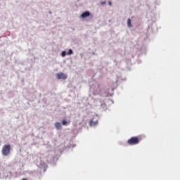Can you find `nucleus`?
Segmentation results:
<instances>
[{
	"label": "nucleus",
	"instance_id": "5",
	"mask_svg": "<svg viewBox=\"0 0 180 180\" xmlns=\"http://www.w3.org/2000/svg\"><path fill=\"white\" fill-rule=\"evenodd\" d=\"M90 15H91V13H89V11H86V12L82 13L81 18H82L84 19L85 18H88V16H89Z\"/></svg>",
	"mask_w": 180,
	"mask_h": 180
},
{
	"label": "nucleus",
	"instance_id": "8",
	"mask_svg": "<svg viewBox=\"0 0 180 180\" xmlns=\"http://www.w3.org/2000/svg\"><path fill=\"white\" fill-rule=\"evenodd\" d=\"M62 124H63V126H67V124H68V122H67V121H65V120H63V121H62Z\"/></svg>",
	"mask_w": 180,
	"mask_h": 180
},
{
	"label": "nucleus",
	"instance_id": "6",
	"mask_svg": "<svg viewBox=\"0 0 180 180\" xmlns=\"http://www.w3.org/2000/svg\"><path fill=\"white\" fill-rule=\"evenodd\" d=\"M55 127L57 130H60L62 127L61 124L60 122L55 123Z\"/></svg>",
	"mask_w": 180,
	"mask_h": 180
},
{
	"label": "nucleus",
	"instance_id": "1",
	"mask_svg": "<svg viewBox=\"0 0 180 180\" xmlns=\"http://www.w3.org/2000/svg\"><path fill=\"white\" fill-rule=\"evenodd\" d=\"M139 143H140V138L139 136H132L127 141V143L129 146H136Z\"/></svg>",
	"mask_w": 180,
	"mask_h": 180
},
{
	"label": "nucleus",
	"instance_id": "2",
	"mask_svg": "<svg viewBox=\"0 0 180 180\" xmlns=\"http://www.w3.org/2000/svg\"><path fill=\"white\" fill-rule=\"evenodd\" d=\"M1 153L4 157L9 155L11 153V145H4L2 148Z\"/></svg>",
	"mask_w": 180,
	"mask_h": 180
},
{
	"label": "nucleus",
	"instance_id": "9",
	"mask_svg": "<svg viewBox=\"0 0 180 180\" xmlns=\"http://www.w3.org/2000/svg\"><path fill=\"white\" fill-rule=\"evenodd\" d=\"M68 56H71L72 54V49H69L68 52L67 53Z\"/></svg>",
	"mask_w": 180,
	"mask_h": 180
},
{
	"label": "nucleus",
	"instance_id": "4",
	"mask_svg": "<svg viewBox=\"0 0 180 180\" xmlns=\"http://www.w3.org/2000/svg\"><path fill=\"white\" fill-rule=\"evenodd\" d=\"M90 126H96L98 124V120H95V118H93L89 122Z\"/></svg>",
	"mask_w": 180,
	"mask_h": 180
},
{
	"label": "nucleus",
	"instance_id": "3",
	"mask_svg": "<svg viewBox=\"0 0 180 180\" xmlns=\"http://www.w3.org/2000/svg\"><path fill=\"white\" fill-rule=\"evenodd\" d=\"M56 77L58 78V79H67V75L63 72L57 73Z\"/></svg>",
	"mask_w": 180,
	"mask_h": 180
},
{
	"label": "nucleus",
	"instance_id": "12",
	"mask_svg": "<svg viewBox=\"0 0 180 180\" xmlns=\"http://www.w3.org/2000/svg\"><path fill=\"white\" fill-rule=\"evenodd\" d=\"M108 4L112 6V2L111 1H108Z\"/></svg>",
	"mask_w": 180,
	"mask_h": 180
},
{
	"label": "nucleus",
	"instance_id": "11",
	"mask_svg": "<svg viewBox=\"0 0 180 180\" xmlns=\"http://www.w3.org/2000/svg\"><path fill=\"white\" fill-rule=\"evenodd\" d=\"M106 4V1H102L101 3V5H105Z\"/></svg>",
	"mask_w": 180,
	"mask_h": 180
},
{
	"label": "nucleus",
	"instance_id": "7",
	"mask_svg": "<svg viewBox=\"0 0 180 180\" xmlns=\"http://www.w3.org/2000/svg\"><path fill=\"white\" fill-rule=\"evenodd\" d=\"M127 26L128 27H131V20L130 18L127 20Z\"/></svg>",
	"mask_w": 180,
	"mask_h": 180
},
{
	"label": "nucleus",
	"instance_id": "10",
	"mask_svg": "<svg viewBox=\"0 0 180 180\" xmlns=\"http://www.w3.org/2000/svg\"><path fill=\"white\" fill-rule=\"evenodd\" d=\"M66 54H67V53L65 51H62V53H61L62 57H65Z\"/></svg>",
	"mask_w": 180,
	"mask_h": 180
}]
</instances>
